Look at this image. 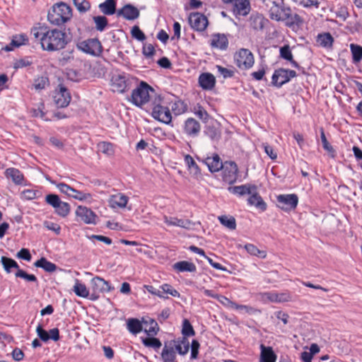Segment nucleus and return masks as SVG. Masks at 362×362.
Segmentation results:
<instances>
[{"mask_svg":"<svg viewBox=\"0 0 362 362\" xmlns=\"http://www.w3.org/2000/svg\"><path fill=\"white\" fill-rule=\"evenodd\" d=\"M31 34L40 42L42 49L48 52L63 49L67 44L64 32L58 29H49L46 25L39 24L38 26L33 27Z\"/></svg>","mask_w":362,"mask_h":362,"instance_id":"obj_1","label":"nucleus"},{"mask_svg":"<svg viewBox=\"0 0 362 362\" xmlns=\"http://www.w3.org/2000/svg\"><path fill=\"white\" fill-rule=\"evenodd\" d=\"M71 9L65 3L54 4L47 14L49 22L55 25H61L69 21L71 18Z\"/></svg>","mask_w":362,"mask_h":362,"instance_id":"obj_2","label":"nucleus"},{"mask_svg":"<svg viewBox=\"0 0 362 362\" xmlns=\"http://www.w3.org/2000/svg\"><path fill=\"white\" fill-rule=\"evenodd\" d=\"M134 79L125 73H115L111 78V87L114 92L124 93L128 90Z\"/></svg>","mask_w":362,"mask_h":362,"instance_id":"obj_3","label":"nucleus"},{"mask_svg":"<svg viewBox=\"0 0 362 362\" xmlns=\"http://www.w3.org/2000/svg\"><path fill=\"white\" fill-rule=\"evenodd\" d=\"M149 90L153 89L145 82H141L139 86L132 90L131 101L138 107L146 104L149 100Z\"/></svg>","mask_w":362,"mask_h":362,"instance_id":"obj_4","label":"nucleus"},{"mask_svg":"<svg viewBox=\"0 0 362 362\" xmlns=\"http://www.w3.org/2000/svg\"><path fill=\"white\" fill-rule=\"evenodd\" d=\"M46 202L54 209L55 213L61 216L66 217L70 213V205L60 200L58 195L49 194L45 197Z\"/></svg>","mask_w":362,"mask_h":362,"instance_id":"obj_5","label":"nucleus"},{"mask_svg":"<svg viewBox=\"0 0 362 362\" xmlns=\"http://www.w3.org/2000/svg\"><path fill=\"white\" fill-rule=\"evenodd\" d=\"M77 47L82 52L93 56H99L103 51L102 45L97 38L80 41L77 43Z\"/></svg>","mask_w":362,"mask_h":362,"instance_id":"obj_6","label":"nucleus"},{"mask_svg":"<svg viewBox=\"0 0 362 362\" xmlns=\"http://www.w3.org/2000/svg\"><path fill=\"white\" fill-rule=\"evenodd\" d=\"M235 64L241 69L246 70L250 69L255 62L252 53L247 49H240L235 53Z\"/></svg>","mask_w":362,"mask_h":362,"instance_id":"obj_7","label":"nucleus"},{"mask_svg":"<svg viewBox=\"0 0 362 362\" xmlns=\"http://www.w3.org/2000/svg\"><path fill=\"white\" fill-rule=\"evenodd\" d=\"M296 76V72L293 70L279 69L273 74L272 83L274 86L280 88Z\"/></svg>","mask_w":362,"mask_h":362,"instance_id":"obj_8","label":"nucleus"},{"mask_svg":"<svg viewBox=\"0 0 362 362\" xmlns=\"http://www.w3.org/2000/svg\"><path fill=\"white\" fill-rule=\"evenodd\" d=\"M57 187L62 193L80 201L87 200L92 198V195L90 193H84L75 189L64 182L57 184Z\"/></svg>","mask_w":362,"mask_h":362,"instance_id":"obj_9","label":"nucleus"},{"mask_svg":"<svg viewBox=\"0 0 362 362\" xmlns=\"http://www.w3.org/2000/svg\"><path fill=\"white\" fill-rule=\"evenodd\" d=\"M276 199L279 206L286 211L295 209L298 203V197L296 194H280Z\"/></svg>","mask_w":362,"mask_h":362,"instance_id":"obj_10","label":"nucleus"},{"mask_svg":"<svg viewBox=\"0 0 362 362\" xmlns=\"http://www.w3.org/2000/svg\"><path fill=\"white\" fill-rule=\"evenodd\" d=\"M54 101L57 107L63 108L69 105L71 101V95L66 88L59 84L58 89L54 92Z\"/></svg>","mask_w":362,"mask_h":362,"instance_id":"obj_11","label":"nucleus"},{"mask_svg":"<svg viewBox=\"0 0 362 362\" xmlns=\"http://www.w3.org/2000/svg\"><path fill=\"white\" fill-rule=\"evenodd\" d=\"M151 115L155 119L166 124H169L172 121V115L169 108L160 104L153 106Z\"/></svg>","mask_w":362,"mask_h":362,"instance_id":"obj_12","label":"nucleus"},{"mask_svg":"<svg viewBox=\"0 0 362 362\" xmlns=\"http://www.w3.org/2000/svg\"><path fill=\"white\" fill-rule=\"evenodd\" d=\"M188 21L192 28L197 31H204L208 25L207 18L199 12L190 13Z\"/></svg>","mask_w":362,"mask_h":362,"instance_id":"obj_13","label":"nucleus"},{"mask_svg":"<svg viewBox=\"0 0 362 362\" xmlns=\"http://www.w3.org/2000/svg\"><path fill=\"white\" fill-rule=\"evenodd\" d=\"M223 170V180L229 183L233 184L235 182L238 177V168L235 162L226 161L222 168Z\"/></svg>","mask_w":362,"mask_h":362,"instance_id":"obj_14","label":"nucleus"},{"mask_svg":"<svg viewBox=\"0 0 362 362\" xmlns=\"http://www.w3.org/2000/svg\"><path fill=\"white\" fill-rule=\"evenodd\" d=\"M76 215L86 224H96V214L86 206H78L76 210Z\"/></svg>","mask_w":362,"mask_h":362,"instance_id":"obj_15","label":"nucleus"},{"mask_svg":"<svg viewBox=\"0 0 362 362\" xmlns=\"http://www.w3.org/2000/svg\"><path fill=\"white\" fill-rule=\"evenodd\" d=\"M281 21H285L286 25L293 30L298 28L303 23L302 18L298 14L292 13L289 8L284 10V14Z\"/></svg>","mask_w":362,"mask_h":362,"instance_id":"obj_16","label":"nucleus"},{"mask_svg":"<svg viewBox=\"0 0 362 362\" xmlns=\"http://www.w3.org/2000/svg\"><path fill=\"white\" fill-rule=\"evenodd\" d=\"M140 15L139 10L132 4H125L122 8L117 11L118 17H123L127 21H134L139 18Z\"/></svg>","mask_w":362,"mask_h":362,"instance_id":"obj_17","label":"nucleus"},{"mask_svg":"<svg viewBox=\"0 0 362 362\" xmlns=\"http://www.w3.org/2000/svg\"><path fill=\"white\" fill-rule=\"evenodd\" d=\"M283 0L269 1L267 6L269 8V15L272 20L280 21L284 14V10L286 8H282Z\"/></svg>","mask_w":362,"mask_h":362,"instance_id":"obj_18","label":"nucleus"},{"mask_svg":"<svg viewBox=\"0 0 362 362\" xmlns=\"http://www.w3.org/2000/svg\"><path fill=\"white\" fill-rule=\"evenodd\" d=\"M93 291L96 293H107L114 289L110 283L100 276H95L90 281Z\"/></svg>","mask_w":362,"mask_h":362,"instance_id":"obj_19","label":"nucleus"},{"mask_svg":"<svg viewBox=\"0 0 362 362\" xmlns=\"http://www.w3.org/2000/svg\"><path fill=\"white\" fill-rule=\"evenodd\" d=\"M202 161L207 165L211 173L218 172L224 165L220 156L216 153H214L211 156H207Z\"/></svg>","mask_w":362,"mask_h":362,"instance_id":"obj_20","label":"nucleus"},{"mask_svg":"<svg viewBox=\"0 0 362 362\" xmlns=\"http://www.w3.org/2000/svg\"><path fill=\"white\" fill-rule=\"evenodd\" d=\"M201 130L199 122L192 117H189L185 122L184 132L190 136H197Z\"/></svg>","mask_w":362,"mask_h":362,"instance_id":"obj_21","label":"nucleus"},{"mask_svg":"<svg viewBox=\"0 0 362 362\" xmlns=\"http://www.w3.org/2000/svg\"><path fill=\"white\" fill-rule=\"evenodd\" d=\"M4 175L7 179H11L16 185H25V178L23 173L15 168H8L4 172Z\"/></svg>","mask_w":362,"mask_h":362,"instance_id":"obj_22","label":"nucleus"},{"mask_svg":"<svg viewBox=\"0 0 362 362\" xmlns=\"http://www.w3.org/2000/svg\"><path fill=\"white\" fill-rule=\"evenodd\" d=\"M164 222L168 226H177L185 229H189L193 225L189 219H182L166 216H164Z\"/></svg>","mask_w":362,"mask_h":362,"instance_id":"obj_23","label":"nucleus"},{"mask_svg":"<svg viewBox=\"0 0 362 362\" xmlns=\"http://www.w3.org/2000/svg\"><path fill=\"white\" fill-rule=\"evenodd\" d=\"M129 201V197L122 193H117L113 194L110 197L109 204L110 207L115 208H124Z\"/></svg>","mask_w":362,"mask_h":362,"instance_id":"obj_24","label":"nucleus"},{"mask_svg":"<svg viewBox=\"0 0 362 362\" xmlns=\"http://www.w3.org/2000/svg\"><path fill=\"white\" fill-rule=\"evenodd\" d=\"M199 86L204 90H211L216 83L215 77L212 74L203 73L199 77Z\"/></svg>","mask_w":362,"mask_h":362,"instance_id":"obj_25","label":"nucleus"},{"mask_svg":"<svg viewBox=\"0 0 362 362\" xmlns=\"http://www.w3.org/2000/svg\"><path fill=\"white\" fill-rule=\"evenodd\" d=\"M210 45L212 47L226 49L228 47V41L225 35L215 34L212 36Z\"/></svg>","mask_w":362,"mask_h":362,"instance_id":"obj_26","label":"nucleus"},{"mask_svg":"<svg viewBox=\"0 0 362 362\" xmlns=\"http://www.w3.org/2000/svg\"><path fill=\"white\" fill-rule=\"evenodd\" d=\"M234 13L239 16H246L250 11L249 0H235Z\"/></svg>","mask_w":362,"mask_h":362,"instance_id":"obj_27","label":"nucleus"},{"mask_svg":"<svg viewBox=\"0 0 362 362\" xmlns=\"http://www.w3.org/2000/svg\"><path fill=\"white\" fill-rule=\"evenodd\" d=\"M173 344V347H175V350L180 354L185 355L186 354L189 349V342L186 337H182V339H178L177 341L173 340L171 341L170 345Z\"/></svg>","mask_w":362,"mask_h":362,"instance_id":"obj_28","label":"nucleus"},{"mask_svg":"<svg viewBox=\"0 0 362 362\" xmlns=\"http://www.w3.org/2000/svg\"><path fill=\"white\" fill-rule=\"evenodd\" d=\"M98 7L104 15L111 16L117 13L115 0H105L100 4Z\"/></svg>","mask_w":362,"mask_h":362,"instance_id":"obj_29","label":"nucleus"},{"mask_svg":"<svg viewBox=\"0 0 362 362\" xmlns=\"http://www.w3.org/2000/svg\"><path fill=\"white\" fill-rule=\"evenodd\" d=\"M260 362H275L276 356L270 346L261 345Z\"/></svg>","mask_w":362,"mask_h":362,"instance_id":"obj_30","label":"nucleus"},{"mask_svg":"<svg viewBox=\"0 0 362 362\" xmlns=\"http://www.w3.org/2000/svg\"><path fill=\"white\" fill-rule=\"evenodd\" d=\"M252 189H256V187L255 185H243L240 186L228 187V190L231 193L238 194L240 196L250 194L252 193Z\"/></svg>","mask_w":362,"mask_h":362,"instance_id":"obj_31","label":"nucleus"},{"mask_svg":"<svg viewBox=\"0 0 362 362\" xmlns=\"http://www.w3.org/2000/svg\"><path fill=\"white\" fill-rule=\"evenodd\" d=\"M318 45L325 48L332 47L334 38L329 33H320L316 39Z\"/></svg>","mask_w":362,"mask_h":362,"instance_id":"obj_32","label":"nucleus"},{"mask_svg":"<svg viewBox=\"0 0 362 362\" xmlns=\"http://www.w3.org/2000/svg\"><path fill=\"white\" fill-rule=\"evenodd\" d=\"M255 190L256 189H252V193L250 194V196L247 199L248 204L254 205L262 211H265L267 209V204Z\"/></svg>","mask_w":362,"mask_h":362,"instance_id":"obj_33","label":"nucleus"},{"mask_svg":"<svg viewBox=\"0 0 362 362\" xmlns=\"http://www.w3.org/2000/svg\"><path fill=\"white\" fill-rule=\"evenodd\" d=\"M143 324L144 326V332L150 337H153L157 334L159 327L158 323L153 319L145 320L143 319Z\"/></svg>","mask_w":362,"mask_h":362,"instance_id":"obj_34","label":"nucleus"},{"mask_svg":"<svg viewBox=\"0 0 362 362\" xmlns=\"http://www.w3.org/2000/svg\"><path fill=\"white\" fill-rule=\"evenodd\" d=\"M174 269L180 272H195L197 270L196 265L187 261H180L173 264Z\"/></svg>","mask_w":362,"mask_h":362,"instance_id":"obj_35","label":"nucleus"},{"mask_svg":"<svg viewBox=\"0 0 362 362\" xmlns=\"http://www.w3.org/2000/svg\"><path fill=\"white\" fill-rule=\"evenodd\" d=\"M127 325L129 332L133 334H136L144 329L143 321L141 322L136 318H129Z\"/></svg>","mask_w":362,"mask_h":362,"instance_id":"obj_36","label":"nucleus"},{"mask_svg":"<svg viewBox=\"0 0 362 362\" xmlns=\"http://www.w3.org/2000/svg\"><path fill=\"white\" fill-rule=\"evenodd\" d=\"M36 267L42 268L47 272H54L57 270V265L49 261L45 257H41L40 259L34 263Z\"/></svg>","mask_w":362,"mask_h":362,"instance_id":"obj_37","label":"nucleus"},{"mask_svg":"<svg viewBox=\"0 0 362 362\" xmlns=\"http://www.w3.org/2000/svg\"><path fill=\"white\" fill-rule=\"evenodd\" d=\"M161 358L163 362H175L176 354L173 346L165 344L161 353Z\"/></svg>","mask_w":362,"mask_h":362,"instance_id":"obj_38","label":"nucleus"},{"mask_svg":"<svg viewBox=\"0 0 362 362\" xmlns=\"http://www.w3.org/2000/svg\"><path fill=\"white\" fill-rule=\"evenodd\" d=\"M264 18L262 15H252L250 18V27L255 30H262L264 26Z\"/></svg>","mask_w":362,"mask_h":362,"instance_id":"obj_39","label":"nucleus"},{"mask_svg":"<svg viewBox=\"0 0 362 362\" xmlns=\"http://www.w3.org/2000/svg\"><path fill=\"white\" fill-rule=\"evenodd\" d=\"M1 262L3 265L4 270L7 273L11 272V269H16L17 271L21 269L18 263L13 259L2 256L1 258Z\"/></svg>","mask_w":362,"mask_h":362,"instance_id":"obj_40","label":"nucleus"},{"mask_svg":"<svg viewBox=\"0 0 362 362\" xmlns=\"http://www.w3.org/2000/svg\"><path fill=\"white\" fill-rule=\"evenodd\" d=\"M185 162L187 164L188 169L191 171V173H193L194 175L201 174L199 167L190 155L187 154L185 156Z\"/></svg>","mask_w":362,"mask_h":362,"instance_id":"obj_41","label":"nucleus"},{"mask_svg":"<svg viewBox=\"0 0 362 362\" xmlns=\"http://www.w3.org/2000/svg\"><path fill=\"white\" fill-rule=\"evenodd\" d=\"M73 291L79 297L88 298L89 296V291L86 285L80 283L78 280L76 281Z\"/></svg>","mask_w":362,"mask_h":362,"instance_id":"obj_42","label":"nucleus"},{"mask_svg":"<svg viewBox=\"0 0 362 362\" xmlns=\"http://www.w3.org/2000/svg\"><path fill=\"white\" fill-rule=\"evenodd\" d=\"M218 220L223 226L230 230H235L236 228V221L233 216H218Z\"/></svg>","mask_w":362,"mask_h":362,"instance_id":"obj_43","label":"nucleus"},{"mask_svg":"<svg viewBox=\"0 0 362 362\" xmlns=\"http://www.w3.org/2000/svg\"><path fill=\"white\" fill-rule=\"evenodd\" d=\"M245 249L251 255L257 256V257H260L262 259H264L267 257L266 251L259 250L253 244H246L245 245Z\"/></svg>","mask_w":362,"mask_h":362,"instance_id":"obj_44","label":"nucleus"},{"mask_svg":"<svg viewBox=\"0 0 362 362\" xmlns=\"http://www.w3.org/2000/svg\"><path fill=\"white\" fill-rule=\"evenodd\" d=\"M26 41H28V39L23 35L15 36L12 39L11 45L6 46L4 49L7 52L11 51L13 48L11 46L18 47L22 45H25Z\"/></svg>","mask_w":362,"mask_h":362,"instance_id":"obj_45","label":"nucleus"},{"mask_svg":"<svg viewBox=\"0 0 362 362\" xmlns=\"http://www.w3.org/2000/svg\"><path fill=\"white\" fill-rule=\"evenodd\" d=\"M354 63L359 62L362 59V47L356 44L350 45Z\"/></svg>","mask_w":362,"mask_h":362,"instance_id":"obj_46","label":"nucleus"},{"mask_svg":"<svg viewBox=\"0 0 362 362\" xmlns=\"http://www.w3.org/2000/svg\"><path fill=\"white\" fill-rule=\"evenodd\" d=\"M320 137L322 143L323 148L327 151L330 157H335V151L332 146L328 142L323 129H320Z\"/></svg>","mask_w":362,"mask_h":362,"instance_id":"obj_47","label":"nucleus"},{"mask_svg":"<svg viewBox=\"0 0 362 362\" xmlns=\"http://www.w3.org/2000/svg\"><path fill=\"white\" fill-rule=\"evenodd\" d=\"M93 20L95 24V29L100 32L103 31L107 26L108 21L104 16H97L93 18Z\"/></svg>","mask_w":362,"mask_h":362,"instance_id":"obj_48","label":"nucleus"},{"mask_svg":"<svg viewBox=\"0 0 362 362\" xmlns=\"http://www.w3.org/2000/svg\"><path fill=\"white\" fill-rule=\"evenodd\" d=\"M171 108L175 115H180L187 112V105L184 101L177 100L173 104Z\"/></svg>","mask_w":362,"mask_h":362,"instance_id":"obj_49","label":"nucleus"},{"mask_svg":"<svg viewBox=\"0 0 362 362\" xmlns=\"http://www.w3.org/2000/svg\"><path fill=\"white\" fill-rule=\"evenodd\" d=\"M142 343L145 346L152 347L154 349H158L162 346L161 341L153 337L142 339Z\"/></svg>","mask_w":362,"mask_h":362,"instance_id":"obj_50","label":"nucleus"},{"mask_svg":"<svg viewBox=\"0 0 362 362\" xmlns=\"http://www.w3.org/2000/svg\"><path fill=\"white\" fill-rule=\"evenodd\" d=\"M193 112L194 115L197 116L200 119H202L204 122H207L209 115L203 107H202L199 105H197L194 107Z\"/></svg>","mask_w":362,"mask_h":362,"instance_id":"obj_51","label":"nucleus"},{"mask_svg":"<svg viewBox=\"0 0 362 362\" xmlns=\"http://www.w3.org/2000/svg\"><path fill=\"white\" fill-rule=\"evenodd\" d=\"M182 334L184 336L183 337H191L195 334L194 330L192 325L187 319L184 320L183 321Z\"/></svg>","mask_w":362,"mask_h":362,"instance_id":"obj_52","label":"nucleus"},{"mask_svg":"<svg viewBox=\"0 0 362 362\" xmlns=\"http://www.w3.org/2000/svg\"><path fill=\"white\" fill-rule=\"evenodd\" d=\"M160 293L163 296L164 293L169 294L173 297H180V293L175 289L171 285L165 284L160 286Z\"/></svg>","mask_w":362,"mask_h":362,"instance_id":"obj_53","label":"nucleus"},{"mask_svg":"<svg viewBox=\"0 0 362 362\" xmlns=\"http://www.w3.org/2000/svg\"><path fill=\"white\" fill-rule=\"evenodd\" d=\"M205 133L212 140H218L221 137V132L214 126H208Z\"/></svg>","mask_w":362,"mask_h":362,"instance_id":"obj_54","label":"nucleus"},{"mask_svg":"<svg viewBox=\"0 0 362 362\" xmlns=\"http://www.w3.org/2000/svg\"><path fill=\"white\" fill-rule=\"evenodd\" d=\"M16 277L22 278L29 282H37V277L34 274H29L23 269H18L16 274Z\"/></svg>","mask_w":362,"mask_h":362,"instance_id":"obj_55","label":"nucleus"},{"mask_svg":"<svg viewBox=\"0 0 362 362\" xmlns=\"http://www.w3.org/2000/svg\"><path fill=\"white\" fill-rule=\"evenodd\" d=\"M74 5L80 12H86L89 10L90 3L86 0H73Z\"/></svg>","mask_w":362,"mask_h":362,"instance_id":"obj_56","label":"nucleus"},{"mask_svg":"<svg viewBox=\"0 0 362 362\" xmlns=\"http://www.w3.org/2000/svg\"><path fill=\"white\" fill-rule=\"evenodd\" d=\"M280 56L287 61H291L293 54L289 45H286L280 48Z\"/></svg>","mask_w":362,"mask_h":362,"instance_id":"obj_57","label":"nucleus"},{"mask_svg":"<svg viewBox=\"0 0 362 362\" xmlns=\"http://www.w3.org/2000/svg\"><path fill=\"white\" fill-rule=\"evenodd\" d=\"M45 105L43 103H40L37 108H32L30 112L32 115L35 117H40L44 119L45 113L44 112Z\"/></svg>","mask_w":362,"mask_h":362,"instance_id":"obj_58","label":"nucleus"},{"mask_svg":"<svg viewBox=\"0 0 362 362\" xmlns=\"http://www.w3.org/2000/svg\"><path fill=\"white\" fill-rule=\"evenodd\" d=\"M131 33L133 37L136 38L139 41H144L146 39V36L143 31L137 25H134L131 30Z\"/></svg>","mask_w":362,"mask_h":362,"instance_id":"obj_59","label":"nucleus"},{"mask_svg":"<svg viewBox=\"0 0 362 362\" xmlns=\"http://www.w3.org/2000/svg\"><path fill=\"white\" fill-rule=\"evenodd\" d=\"M48 84V79L45 77L37 78L35 80L34 87L36 90L44 89Z\"/></svg>","mask_w":362,"mask_h":362,"instance_id":"obj_60","label":"nucleus"},{"mask_svg":"<svg viewBox=\"0 0 362 362\" xmlns=\"http://www.w3.org/2000/svg\"><path fill=\"white\" fill-rule=\"evenodd\" d=\"M44 226L49 230L54 231L56 234H59L61 227L59 224L49 221H45L43 223Z\"/></svg>","mask_w":362,"mask_h":362,"instance_id":"obj_61","label":"nucleus"},{"mask_svg":"<svg viewBox=\"0 0 362 362\" xmlns=\"http://www.w3.org/2000/svg\"><path fill=\"white\" fill-rule=\"evenodd\" d=\"M218 72L223 76L224 78H230L234 75V71L229 69L221 66H217Z\"/></svg>","mask_w":362,"mask_h":362,"instance_id":"obj_62","label":"nucleus"},{"mask_svg":"<svg viewBox=\"0 0 362 362\" xmlns=\"http://www.w3.org/2000/svg\"><path fill=\"white\" fill-rule=\"evenodd\" d=\"M262 147L264 149V152L272 160H275L277 158L276 153L271 146L267 144H262Z\"/></svg>","mask_w":362,"mask_h":362,"instance_id":"obj_63","label":"nucleus"},{"mask_svg":"<svg viewBox=\"0 0 362 362\" xmlns=\"http://www.w3.org/2000/svg\"><path fill=\"white\" fill-rule=\"evenodd\" d=\"M36 332L37 333L38 337L42 341H47L49 339L48 332L46 330H45L41 325L37 326Z\"/></svg>","mask_w":362,"mask_h":362,"instance_id":"obj_64","label":"nucleus"}]
</instances>
